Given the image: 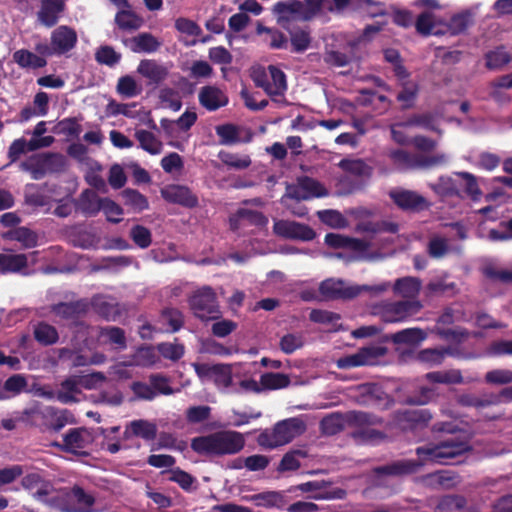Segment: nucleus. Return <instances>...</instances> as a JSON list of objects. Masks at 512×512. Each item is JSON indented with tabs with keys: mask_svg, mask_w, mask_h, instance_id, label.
I'll return each mask as SVG.
<instances>
[{
	"mask_svg": "<svg viewBox=\"0 0 512 512\" xmlns=\"http://www.w3.org/2000/svg\"><path fill=\"white\" fill-rule=\"evenodd\" d=\"M469 445L466 441L458 438L447 437L438 444H428L417 449L420 463L411 460H402L390 466L381 468L379 471L391 475H405L413 473L418 466L426 463L448 464L452 459L468 451Z\"/></svg>",
	"mask_w": 512,
	"mask_h": 512,
	"instance_id": "1",
	"label": "nucleus"
},
{
	"mask_svg": "<svg viewBox=\"0 0 512 512\" xmlns=\"http://www.w3.org/2000/svg\"><path fill=\"white\" fill-rule=\"evenodd\" d=\"M415 5L425 8L416 21L417 31L421 34L438 35L445 32L458 34L464 31L471 23L474 16L472 11H464L454 15L449 24H444L435 14L434 11L440 9L437 0H416Z\"/></svg>",
	"mask_w": 512,
	"mask_h": 512,
	"instance_id": "2",
	"label": "nucleus"
},
{
	"mask_svg": "<svg viewBox=\"0 0 512 512\" xmlns=\"http://www.w3.org/2000/svg\"><path fill=\"white\" fill-rule=\"evenodd\" d=\"M33 494L40 501L64 512H93L94 498L79 487H75L70 492L56 491L48 487L45 489L39 488Z\"/></svg>",
	"mask_w": 512,
	"mask_h": 512,
	"instance_id": "3",
	"label": "nucleus"
},
{
	"mask_svg": "<svg viewBox=\"0 0 512 512\" xmlns=\"http://www.w3.org/2000/svg\"><path fill=\"white\" fill-rule=\"evenodd\" d=\"M243 435L236 431H220L207 436L197 437L192 441L194 451L207 455L236 454L244 447Z\"/></svg>",
	"mask_w": 512,
	"mask_h": 512,
	"instance_id": "4",
	"label": "nucleus"
},
{
	"mask_svg": "<svg viewBox=\"0 0 512 512\" xmlns=\"http://www.w3.org/2000/svg\"><path fill=\"white\" fill-rule=\"evenodd\" d=\"M305 431V424L299 418L278 422L273 429L263 431L258 437L260 446L273 449L291 442Z\"/></svg>",
	"mask_w": 512,
	"mask_h": 512,
	"instance_id": "5",
	"label": "nucleus"
},
{
	"mask_svg": "<svg viewBox=\"0 0 512 512\" xmlns=\"http://www.w3.org/2000/svg\"><path fill=\"white\" fill-rule=\"evenodd\" d=\"M327 195L328 190L320 182L309 177H303L298 179L296 184L287 186L286 193L282 198V203L285 204L293 214L297 216H303L306 213V209H292V207L287 203L288 199H295L299 201L308 200L311 198L325 197Z\"/></svg>",
	"mask_w": 512,
	"mask_h": 512,
	"instance_id": "6",
	"label": "nucleus"
},
{
	"mask_svg": "<svg viewBox=\"0 0 512 512\" xmlns=\"http://www.w3.org/2000/svg\"><path fill=\"white\" fill-rule=\"evenodd\" d=\"M197 376L202 382L212 381L220 391H228L233 387V380L239 377L233 372L231 364H192Z\"/></svg>",
	"mask_w": 512,
	"mask_h": 512,
	"instance_id": "7",
	"label": "nucleus"
},
{
	"mask_svg": "<svg viewBox=\"0 0 512 512\" xmlns=\"http://www.w3.org/2000/svg\"><path fill=\"white\" fill-rule=\"evenodd\" d=\"M189 305L193 314L202 321L220 318V310L216 295L210 287L196 290L189 298Z\"/></svg>",
	"mask_w": 512,
	"mask_h": 512,
	"instance_id": "8",
	"label": "nucleus"
},
{
	"mask_svg": "<svg viewBox=\"0 0 512 512\" xmlns=\"http://www.w3.org/2000/svg\"><path fill=\"white\" fill-rule=\"evenodd\" d=\"M76 43V31L69 26L61 25L52 31L50 44H39L36 50L39 54L47 56L62 55L72 50Z\"/></svg>",
	"mask_w": 512,
	"mask_h": 512,
	"instance_id": "9",
	"label": "nucleus"
},
{
	"mask_svg": "<svg viewBox=\"0 0 512 512\" xmlns=\"http://www.w3.org/2000/svg\"><path fill=\"white\" fill-rule=\"evenodd\" d=\"M251 76L255 84L270 96L283 95L287 89L285 74L275 66L256 67L252 70Z\"/></svg>",
	"mask_w": 512,
	"mask_h": 512,
	"instance_id": "10",
	"label": "nucleus"
},
{
	"mask_svg": "<svg viewBox=\"0 0 512 512\" xmlns=\"http://www.w3.org/2000/svg\"><path fill=\"white\" fill-rule=\"evenodd\" d=\"M422 305L417 300L383 302L374 307V314L380 316L385 322H401L417 313Z\"/></svg>",
	"mask_w": 512,
	"mask_h": 512,
	"instance_id": "11",
	"label": "nucleus"
},
{
	"mask_svg": "<svg viewBox=\"0 0 512 512\" xmlns=\"http://www.w3.org/2000/svg\"><path fill=\"white\" fill-rule=\"evenodd\" d=\"M386 353V349L380 345L363 347L354 354L346 355L336 360L340 369H351L365 365H375Z\"/></svg>",
	"mask_w": 512,
	"mask_h": 512,
	"instance_id": "12",
	"label": "nucleus"
},
{
	"mask_svg": "<svg viewBox=\"0 0 512 512\" xmlns=\"http://www.w3.org/2000/svg\"><path fill=\"white\" fill-rule=\"evenodd\" d=\"M325 244L333 249H341L348 253L349 259H365L369 257L368 246L358 239L349 238L338 233L325 236Z\"/></svg>",
	"mask_w": 512,
	"mask_h": 512,
	"instance_id": "13",
	"label": "nucleus"
},
{
	"mask_svg": "<svg viewBox=\"0 0 512 512\" xmlns=\"http://www.w3.org/2000/svg\"><path fill=\"white\" fill-rule=\"evenodd\" d=\"M93 440V435L88 429L73 428L63 435L62 444L55 443L54 445L66 452L82 455L86 453Z\"/></svg>",
	"mask_w": 512,
	"mask_h": 512,
	"instance_id": "14",
	"label": "nucleus"
},
{
	"mask_svg": "<svg viewBox=\"0 0 512 512\" xmlns=\"http://www.w3.org/2000/svg\"><path fill=\"white\" fill-rule=\"evenodd\" d=\"M157 360L155 351L150 347H143L136 351L130 360L121 361L111 368V374L120 379L129 378L131 375L126 370L130 366H150Z\"/></svg>",
	"mask_w": 512,
	"mask_h": 512,
	"instance_id": "15",
	"label": "nucleus"
},
{
	"mask_svg": "<svg viewBox=\"0 0 512 512\" xmlns=\"http://www.w3.org/2000/svg\"><path fill=\"white\" fill-rule=\"evenodd\" d=\"M389 157L394 162V164L401 169H406L413 166L430 168L446 164L449 159V157L445 153H440L434 156L426 157L424 159L419 160L417 163H414L410 155L402 149L392 150L389 153Z\"/></svg>",
	"mask_w": 512,
	"mask_h": 512,
	"instance_id": "16",
	"label": "nucleus"
},
{
	"mask_svg": "<svg viewBox=\"0 0 512 512\" xmlns=\"http://www.w3.org/2000/svg\"><path fill=\"white\" fill-rule=\"evenodd\" d=\"M273 231L276 235L288 239L310 241L315 237V232L309 226L287 220H275Z\"/></svg>",
	"mask_w": 512,
	"mask_h": 512,
	"instance_id": "17",
	"label": "nucleus"
},
{
	"mask_svg": "<svg viewBox=\"0 0 512 512\" xmlns=\"http://www.w3.org/2000/svg\"><path fill=\"white\" fill-rule=\"evenodd\" d=\"M412 127L435 130L436 126L429 115L413 116L405 122L397 123L392 126L391 132L393 139L399 144H407L410 138L407 133Z\"/></svg>",
	"mask_w": 512,
	"mask_h": 512,
	"instance_id": "18",
	"label": "nucleus"
},
{
	"mask_svg": "<svg viewBox=\"0 0 512 512\" xmlns=\"http://www.w3.org/2000/svg\"><path fill=\"white\" fill-rule=\"evenodd\" d=\"M320 292L325 298H353L361 293V287L339 279H327L321 283Z\"/></svg>",
	"mask_w": 512,
	"mask_h": 512,
	"instance_id": "19",
	"label": "nucleus"
},
{
	"mask_svg": "<svg viewBox=\"0 0 512 512\" xmlns=\"http://www.w3.org/2000/svg\"><path fill=\"white\" fill-rule=\"evenodd\" d=\"M394 72L400 85L397 99L404 108H408L413 105L417 97L418 85L416 82L408 79V73L402 65H396Z\"/></svg>",
	"mask_w": 512,
	"mask_h": 512,
	"instance_id": "20",
	"label": "nucleus"
},
{
	"mask_svg": "<svg viewBox=\"0 0 512 512\" xmlns=\"http://www.w3.org/2000/svg\"><path fill=\"white\" fill-rule=\"evenodd\" d=\"M161 195L166 201L185 207L192 208L198 205L197 197L186 186L168 185L161 190Z\"/></svg>",
	"mask_w": 512,
	"mask_h": 512,
	"instance_id": "21",
	"label": "nucleus"
},
{
	"mask_svg": "<svg viewBox=\"0 0 512 512\" xmlns=\"http://www.w3.org/2000/svg\"><path fill=\"white\" fill-rule=\"evenodd\" d=\"M390 196L395 204L402 209L421 210L428 206V201L413 191L393 190L390 192Z\"/></svg>",
	"mask_w": 512,
	"mask_h": 512,
	"instance_id": "22",
	"label": "nucleus"
},
{
	"mask_svg": "<svg viewBox=\"0 0 512 512\" xmlns=\"http://www.w3.org/2000/svg\"><path fill=\"white\" fill-rule=\"evenodd\" d=\"M82 393V385L78 375H73L65 379L56 393L57 399L64 403L70 404L80 401Z\"/></svg>",
	"mask_w": 512,
	"mask_h": 512,
	"instance_id": "23",
	"label": "nucleus"
},
{
	"mask_svg": "<svg viewBox=\"0 0 512 512\" xmlns=\"http://www.w3.org/2000/svg\"><path fill=\"white\" fill-rule=\"evenodd\" d=\"M350 419L360 427H363L362 434L364 438L370 442H377L381 440L384 436L381 432L370 428L378 424L379 419L375 416L369 415L365 412H353L350 415Z\"/></svg>",
	"mask_w": 512,
	"mask_h": 512,
	"instance_id": "24",
	"label": "nucleus"
},
{
	"mask_svg": "<svg viewBox=\"0 0 512 512\" xmlns=\"http://www.w3.org/2000/svg\"><path fill=\"white\" fill-rule=\"evenodd\" d=\"M273 11L277 16V22L284 28H288V24L292 21L303 20L300 1L289 4L277 3Z\"/></svg>",
	"mask_w": 512,
	"mask_h": 512,
	"instance_id": "25",
	"label": "nucleus"
},
{
	"mask_svg": "<svg viewBox=\"0 0 512 512\" xmlns=\"http://www.w3.org/2000/svg\"><path fill=\"white\" fill-rule=\"evenodd\" d=\"M247 499L257 507L266 509H280L286 504L284 493L279 491H264L261 493L253 494Z\"/></svg>",
	"mask_w": 512,
	"mask_h": 512,
	"instance_id": "26",
	"label": "nucleus"
},
{
	"mask_svg": "<svg viewBox=\"0 0 512 512\" xmlns=\"http://www.w3.org/2000/svg\"><path fill=\"white\" fill-rule=\"evenodd\" d=\"M200 103L208 110H216L227 104L228 99L225 93L217 87L206 86L199 93Z\"/></svg>",
	"mask_w": 512,
	"mask_h": 512,
	"instance_id": "27",
	"label": "nucleus"
},
{
	"mask_svg": "<svg viewBox=\"0 0 512 512\" xmlns=\"http://www.w3.org/2000/svg\"><path fill=\"white\" fill-rule=\"evenodd\" d=\"M64 9L63 0H42L41 9L38 12L39 21L45 26H53Z\"/></svg>",
	"mask_w": 512,
	"mask_h": 512,
	"instance_id": "28",
	"label": "nucleus"
},
{
	"mask_svg": "<svg viewBox=\"0 0 512 512\" xmlns=\"http://www.w3.org/2000/svg\"><path fill=\"white\" fill-rule=\"evenodd\" d=\"M156 425L147 420L131 421L125 428L124 437L129 439L133 436L141 437L145 440H151L156 436Z\"/></svg>",
	"mask_w": 512,
	"mask_h": 512,
	"instance_id": "29",
	"label": "nucleus"
},
{
	"mask_svg": "<svg viewBox=\"0 0 512 512\" xmlns=\"http://www.w3.org/2000/svg\"><path fill=\"white\" fill-rule=\"evenodd\" d=\"M160 44L158 39L149 33H141L126 41V45L135 53L155 52Z\"/></svg>",
	"mask_w": 512,
	"mask_h": 512,
	"instance_id": "30",
	"label": "nucleus"
},
{
	"mask_svg": "<svg viewBox=\"0 0 512 512\" xmlns=\"http://www.w3.org/2000/svg\"><path fill=\"white\" fill-rule=\"evenodd\" d=\"M455 176L460 182L461 196L464 194L473 201H477L481 198L482 191L476 176L469 172H455Z\"/></svg>",
	"mask_w": 512,
	"mask_h": 512,
	"instance_id": "31",
	"label": "nucleus"
},
{
	"mask_svg": "<svg viewBox=\"0 0 512 512\" xmlns=\"http://www.w3.org/2000/svg\"><path fill=\"white\" fill-rule=\"evenodd\" d=\"M137 72L143 77L150 80L152 83H159L163 81L168 74L166 67L158 64L154 60H142L138 67Z\"/></svg>",
	"mask_w": 512,
	"mask_h": 512,
	"instance_id": "32",
	"label": "nucleus"
},
{
	"mask_svg": "<svg viewBox=\"0 0 512 512\" xmlns=\"http://www.w3.org/2000/svg\"><path fill=\"white\" fill-rule=\"evenodd\" d=\"M45 55H37L29 50L20 49L14 52L13 60L23 69H38L46 66Z\"/></svg>",
	"mask_w": 512,
	"mask_h": 512,
	"instance_id": "33",
	"label": "nucleus"
},
{
	"mask_svg": "<svg viewBox=\"0 0 512 512\" xmlns=\"http://www.w3.org/2000/svg\"><path fill=\"white\" fill-rule=\"evenodd\" d=\"M99 345H112L115 349L126 347V340L123 330L117 327H106L98 332Z\"/></svg>",
	"mask_w": 512,
	"mask_h": 512,
	"instance_id": "34",
	"label": "nucleus"
},
{
	"mask_svg": "<svg viewBox=\"0 0 512 512\" xmlns=\"http://www.w3.org/2000/svg\"><path fill=\"white\" fill-rule=\"evenodd\" d=\"M50 163L47 154H35L21 163V168L31 173L33 179H40L45 174Z\"/></svg>",
	"mask_w": 512,
	"mask_h": 512,
	"instance_id": "35",
	"label": "nucleus"
},
{
	"mask_svg": "<svg viewBox=\"0 0 512 512\" xmlns=\"http://www.w3.org/2000/svg\"><path fill=\"white\" fill-rule=\"evenodd\" d=\"M432 190L440 196H461L460 182L455 176H442L434 184H431Z\"/></svg>",
	"mask_w": 512,
	"mask_h": 512,
	"instance_id": "36",
	"label": "nucleus"
},
{
	"mask_svg": "<svg viewBox=\"0 0 512 512\" xmlns=\"http://www.w3.org/2000/svg\"><path fill=\"white\" fill-rule=\"evenodd\" d=\"M421 289V281L415 277H403L396 280L393 291L402 298H414Z\"/></svg>",
	"mask_w": 512,
	"mask_h": 512,
	"instance_id": "37",
	"label": "nucleus"
},
{
	"mask_svg": "<svg viewBox=\"0 0 512 512\" xmlns=\"http://www.w3.org/2000/svg\"><path fill=\"white\" fill-rule=\"evenodd\" d=\"M135 138L139 142V146L151 155L160 154L163 149L162 142L154 135V133L145 129L136 130Z\"/></svg>",
	"mask_w": 512,
	"mask_h": 512,
	"instance_id": "38",
	"label": "nucleus"
},
{
	"mask_svg": "<svg viewBox=\"0 0 512 512\" xmlns=\"http://www.w3.org/2000/svg\"><path fill=\"white\" fill-rule=\"evenodd\" d=\"M27 267V257L23 254H0V274L22 272Z\"/></svg>",
	"mask_w": 512,
	"mask_h": 512,
	"instance_id": "39",
	"label": "nucleus"
},
{
	"mask_svg": "<svg viewBox=\"0 0 512 512\" xmlns=\"http://www.w3.org/2000/svg\"><path fill=\"white\" fill-rule=\"evenodd\" d=\"M102 204L103 199L92 190L83 191L78 201L79 209L89 216L96 215L101 210Z\"/></svg>",
	"mask_w": 512,
	"mask_h": 512,
	"instance_id": "40",
	"label": "nucleus"
},
{
	"mask_svg": "<svg viewBox=\"0 0 512 512\" xmlns=\"http://www.w3.org/2000/svg\"><path fill=\"white\" fill-rule=\"evenodd\" d=\"M197 114L194 111H185L176 121L164 119L161 121L163 130L172 137L173 129L178 126L181 130H189L196 122Z\"/></svg>",
	"mask_w": 512,
	"mask_h": 512,
	"instance_id": "41",
	"label": "nucleus"
},
{
	"mask_svg": "<svg viewBox=\"0 0 512 512\" xmlns=\"http://www.w3.org/2000/svg\"><path fill=\"white\" fill-rule=\"evenodd\" d=\"M68 153L80 163L82 169L101 170L100 164L88 156L87 148L83 144L70 145Z\"/></svg>",
	"mask_w": 512,
	"mask_h": 512,
	"instance_id": "42",
	"label": "nucleus"
},
{
	"mask_svg": "<svg viewBox=\"0 0 512 512\" xmlns=\"http://www.w3.org/2000/svg\"><path fill=\"white\" fill-rule=\"evenodd\" d=\"M116 91L124 98H133L142 92V86L132 76L125 75L118 79Z\"/></svg>",
	"mask_w": 512,
	"mask_h": 512,
	"instance_id": "43",
	"label": "nucleus"
},
{
	"mask_svg": "<svg viewBox=\"0 0 512 512\" xmlns=\"http://www.w3.org/2000/svg\"><path fill=\"white\" fill-rule=\"evenodd\" d=\"M115 21L119 28L123 30H136L143 24L141 17L136 15L133 11L126 9L120 10L116 14Z\"/></svg>",
	"mask_w": 512,
	"mask_h": 512,
	"instance_id": "44",
	"label": "nucleus"
},
{
	"mask_svg": "<svg viewBox=\"0 0 512 512\" xmlns=\"http://www.w3.org/2000/svg\"><path fill=\"white\" fill-rule=\"evenodd\" d=\"M260 384L265 390H277L287 387L290 380L287 375L281 373H264L260 377Z\"/></svg>",
	"mask_w": 512,
	"mask_h": 512,
	"instance_id": "45",
	"label": "nucleus"
},
{
	"mask_svg": "<svg viewBox=\"0 0 512 512\" xmlns=\"http://www.w3.org/2000/svg\"><path fill=\"white\" fill-rule=\"evenodd\" d=\"M450 354L448 349H425L418 353L417 359L428 366H437Z\"/></svg>",
	"mask_w": 512,
	"mask_h": 512,
	"instance_id": "46",
	"label": "nucleus"
},
{
	"mask_svg": "<svg viewBox=\"0 0 512 512\" xmlns=\"http://www.w3.org/2000/svg\"><path fill=\"white\" fill-rule=\"evenodd\" d=\"M319 219L326 225L334 229H342L348 226L347 219L337 210L318 211Z\"/></svg>",
	"mask_w": 512,
	"mask_h": 512,
	"instance_id": "47",
	"label": "nucleus"
},
{
	"mask_svg": "<svg viewBox=\"0 0 512 512\" xmlns=\"http://www.w3.org/2000/svg\"><path fill=\"white\" fill-rule=\"evenodd\" d=\"M426 378L435 383L442 384H458L463 381V377L459 370H448V371H436L430 372L426 375Z\"/></svg>",
	"mask_w": 512,
	"mask_h": 512,
	"instance_id": "48",
	"label": "nucleus"
},
{
	"mask_svg": "<svg viewBox=\"0 0 512 512\" xmlns=\"http://www.w3.org/2000/svg\"><path fill=\"white\" fill-rule=\"evenodd\" d=\"M426 338V334L418 328L405 329L392 335L395 343L418 344Z\"/></svg>",
	"mask_w": 512,
	"mask_h": 512,
	"instance_id": "49",
	"label": "nucleus"
},
{
	"mask_svg": "<svg viewBox=\"0 0 512 512\" xmlns=\"http://www.w3.org/2000/svg\"><path fill=\"white\" fill-rule=\"evenodd\" d=\"M430 417H426V413L424 410H407L398 415L397 425L401 429L410 428L411 425L409 423L413 422H426Z\"/></svg>",
	"mask_w": 512,
	"mask_h": 512,
	"instance_id": "50",
	"label": "nucleus"
},
{
	"mask_svg": "<svg viewBox=\"0 0 512 512\" xmlns=\"http://www.w3.org/2000/svg\"><path fill=\"white\" fill-rule=\"evenodd\" d=\"M159 99L162 107L169 108L173 111L180 110L182 106L179 93L170 88L161 89L159 92Z\"/></svg>",
	"mask_w": 512,
	"mask_h": 512,
	"instance_id": "51",
	"label": "nucleus"
},
{
	"mask_svg": "<svg viewBox=\"0 0 512 512\" xmlns=\"http://www.w3.org/2000/svg\"><path fill=\"white\" fill-rule=\"evenodd\" d=\"M125 205L135 211H142L148 207L147 199L136 190L126 189L122 192Z\"/></svg>",
	"mask_w": 512,
	"mask_h": 512,
	"instance_id": "52",
	"label": "nucleus"
},
{
	"mask_svg": "<svg viewBox=\"0 0 512 512\" xmlns=\"http://www.w3.org/2000/svg\"><path fill=\"white\" fill-rule=\"evenodd\" d=\"M34 334L35 338L45 345L53 344L58 339V333L56 329L46 323L38 324L35 328Z\"/></svg>",
	"mask_w": 512,
	"mask_h": 512,
	"instance_id": "53",
	"label": "nucleus"
},
{
	"mask_svg": "<svg viewBox=\"0 0 512 512\" xmlns=\"http://www.w3.org/2000/svg\"><path fill=\"white\" fill-rule=\"evenodd\" d=\"M93 305L97 311L107 319H114L118 313V309L111 299L105 296H97L93 299Z\"/></svg>",
	"mask_w": 512,
	"mask_h": 512,
	"instance_id": "54",
	"label": "nucleus"
},
{
	"mask_svg": "<svg viewBox=\"0 0 512 512\" xmlns=\"http://www.w3.org/2000/svg\"><path fill=\"white\" fill-rule=\"evenodd\" d=\"M239 377L237 385L234 387V392L236 393H261L263 392V387H261L260 382H257L255 379L251 377H244L238 373Z\"/></svg>",
	"mask_w": 512,
	"mask_h": 512,
	"instance_id": "55",
	"label": "nucleus"
},
{
	"mask_svg": "<svg viewBox=\"0 0 512 512\" xmlns=\"http://www.w3.org/2000/svg\"><path fill=\"white\" fill-rule=\"evenodd\" d=\"M304 344L302 335L288 333L280 339V348L286 354H291L297 349L301 348Z\"/></svg>",
	"mask_w": 512,
	"mask_h": 512,
	"instance_id": "56",
	"label": "nucleus"
},
{
	"mask_svg": "<svg viewBox=\"0 0 512 512\" xmlns=\"http://www.w3.org/2000/svg\"><path fill=\"white\" fill-rule=\"evenodd\" d=\"M221 160L227 166L234 169H245L251 164L250 157L243 154L223 153Z\"/></svg>",
	"mask_w": 512,
	"mask_h": 512,
	"instance_id": "57",
	"label": "nucleus"
},
{
	"mask_svg": "<svg viewBox=\"0 0 512 512\" xmlns=\"http://www.w3.org/2000/svg\"><path fill=\"white\" fill-rule=\"evenodd\" d=\"M169 474V480L177 483L182 489L186 491H191L195 488V478L192 477L187 472L180 469H173L169 472Z\"/></svg>",
	"mask_w": 512,
	"mask_h": 512,
	"instance_id": "58",
	"label": "nucleus"
},
{
	"mask_svg": "<svg viewBox=\"0 0 512 512\" xmlns=\"http://www.w3.org/2000/svg\"><path fill=\"white\" fill-rule=\"evenodd\" d=\"M306 454L303 451H291L286 453L279 465V471H293L300 467L299 458H304Z\"/></svg>",
	"mask_w": 512,
	"mask_h": 512,
	"instance_id": "59",
	"label": "nucleus"
},
{
	"mask_svg": "<svg viewBox=\"0 0 512 512\" xmlns=\"http://www.w3.org/2000/svg\"><path fill=\"white\" fill-rule=\"evenodd\" d=\"M340 166L347 172L358 176H368L371 173V168L360 159L355 160H342Z\"/></svg>",
	"mask_w": 512,
	"mask_h": 512,
	"instance_id": "60",
	"label": "nucleus"
},
{
	"mask_svg": "<svg viewBox=\"0 0 512 512\" xmlns=\"http://www.w3.org/2000/svg\"><path fill=\"white\" fill-rule=\"evenodd\" d=\"M158 351L164 358L172 361H177L184 355V347L179 343H161Z\"/></svg>",
	"mask_w": 512,
	"mask_h": 512,
	"instance_id": "61",
	"label": "nucleus"
},
{
	"mask_svg": "<svg viewBox=\"0 0 512 512\" xmlns=\"http://www.w3.org/2000/svg\"><path fill=\"white\" fill-rule=\"evenodd\" d=\"M211 408L206 405L192 406L186 411V419L189 423L197 424L207 420L210 416Z\"/></svg>",
	"mask_w": 512,
	"mask_h": 512,
	"instance_id": "62",
	"label": "nucleus"
},
{
	"mask_svg": "<svg viewBox=\"0 0 512 512\" xmlns=\"http://www.w3.org/2000/svg\"><path fill=\"white\" fill-rule=\"evenodd\" d=\"M510 62L508 53L503 49H497L487 54L486 66L489 69H499Z\"/></svg>",
	"mask_w": 512,
	"mask_h": 512,
	"instance_id": "63",
	"label": "nucleus"
},
{
	"mask_svg": "<svg viewBox=\"0 0 512 512\" xmlns=\"http://www.w3.org/2000/svg\"><path fill=\"white\" fill-rule=\"evenodd\" d=\"M101 210L110 222L118 223L122 219L123 209L114 201L104 198Z\"/></svg>",
	"mask_w": 512,
	"mask_h": 512,
	"instance_id": "64",
	"label": "nucleus"
}]
</instances>
